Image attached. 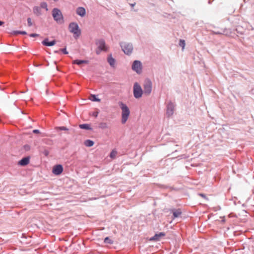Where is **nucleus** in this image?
Instances as JSON below:
<instances>
[{
	"label": "nucleus",
	"instance_id": "nucleus-1",
	"mask_svg": "<svg viewBox=\"0 0 254 254\" xmlns=\"http://www.w3.org/2000/svg\"><path fill=\"white\" fill-rule=\"evenodd\" d=\"M122 112H121V123L122 124H125L127 121L130 114L129 108L122 101L118 103Z\"/></svg>",
	"mask_w": 254,
	"mask_h": 254
},
{
	"label": "nucleus",
	"instance_id": "nucleus-2",
	"mask_svg": "<svg viewBox=\"0 0 254 254\" xmlns=\"http://www.w3.org/2000/svg\"><path fill=\"white\" fill-rule=\"evenodd\" d=\"M53 17L55 21L59 24L64 23V17L61 11L57 8H54L52 11Z\"/></svg>",
	"mask_w": 254,
	"mask_h": 254
},
{
	"label": "nucleus",
	"instance_id": "nucleus-3",
	"mask_svg": "<svg viewBox=\"0 0 254 254\" xmlns=\"http://www.w3.org/2000/svg\"><path fill=\"white\" fill-rule=\"evenodd\" d=\"M69 31L74 35V37H79L80 35L81 31L78 24L75 22H71L69 25Z\"/></svg>",
	"mask_w": 254,
	"mask_h": 254
},
{
	"label": "nucleus",
	"instance_id": "nucleus-4",
	"mask_svg": "<svg viewBox=\"0 0 254 254\" xmlns=\"http://www.w3.org/2000/svg\"><path fill=\"white\" fill-rule=\"evenodd\" d=\"M120 46L125 54L129 55L131 54L133 50V46L131 44L127 42H122L120 43Z\"/></svg>",
	"mask_w": 254,
	"mask_h": 254
},
{
	"label": "nucleus",
	"instance_id": "nucleus-5",
	"mask_svg": "<svg viewBox=\"0 0 254 254\" xmlns=\"http://www.w3.org/2000/svg\"><path fill=\"white\" fill-rule=\"evenodd\" d=\"M143 90L140 85L137 83L135 82L133 85V93L134 98L138 99L141 97L143 94Z\"/></svg>",
	"mask_w": 254,
	"mask_h": 254
},
{
	"label": "nucleus",
	"instance_id": "nucleus-6",
	"mask_svg": "<svg viewBox=\"0 0 254 254\" xmlns=\"http://www.w3.org/2000/svg\"><path fill=\"white\" fill-rule=\"evenodd\" d=\"M96 45L98 46V48L96 50V52L98 55L100 54L102 51L106 52L108 50V47L103 39H99L97 40L96 42Z\"/></svg>",
	"mask_w": 254,
	"mask_h": 254
},
{
	"label": "nucleus",
	"instance_id": "nucleus-7",
	"mask_svg": "<svg viewBox=\"0 0 254 254\" xmlns=\"http://www.w3.org/2000/svg\"><path fill=\"white\" fill-rule=\"evenodd\" d=\"M143 93L149 95L152 91V82L149 79H146L143 84Z\"/></svg>",
	"mask_w": 254,
	"mask_h": 254
},
{
	"label": "nucleus",
	"instance_id": "nucleus-8",
	"mask_svg": "<svg viewBox=\"0 0 254 254\" xmlns=\"http://www.w3.org/2000/svg\"><path fill=\"white\" fill-rule=\"evenodd\" d=\"M132 69L139 74L142 71V64L139 61H134L132 64Z\"/></svg>",
	"mask_w": 254,
	"mask_h": 254
},
{
	"label": "nucleus",
	"instance_id": "nucleus-9",
	"mask_svg": "<svg viewBox=\"0 0 254 254\" xmlns=\"http://www.w3.org/2000/svg\"><path fill=\"white\" fill-rule=\"evenodd\" d=\"M174 108L175 106L173 103L170 102L168 104L166 110V115L168 117H170L173 114Z\"/></svg>",
	"mask_w": 254,
	"mask_h": 254
},
{
	"label": "nucleus",
	"instance_id": "nucleus-10",
	"mask_svg": "<svg viewBox=\"0 0 254 254\" xmlns=\"http://www.w3.org/2000/svg\"><path fill=\"white\" fill-rule=\"evenodd\" d=\"M63 171V167L61 165H57L53 169L52 172L56 175H60Z\"/></svg>",
	"mask_w": 254,
	"mask_h": 254
},
{
	"label": "nucleus",
	"instance_id": "nucleus-11",
	"mask_svg": "<svg viewBox=\"0 0 254 254\" xmlns=\"http://www.w3.org/2000/svg\"><path fill=\"white\" fill-rule=\"evenodd\" d=\"M29 161H30V158L29 157L23 158L21 160H20L18 162V165L22 166H26L29 164Z\"/></svg>",
	"mask_w": 254,
	"mask_h": 254
},
{
	"label": "nucleus",
	"instance_id": "nucleus-12",
	"mask_svg": "<svg viewBox=\"0 0 254 254\" xmlns=\"http://www.w3.org/2000/svg\"><path fill=\"white\" fill-rule=\"evenodd\" d=\"M165 234L164 232H160L158 234H156L153 237L150 239V240L159 241L161 237L165 236Z\"/></svg>",
	"mask_w": 254,
	"mask_h": 254
},
{
	"label": "nucleus",
	"instance_id": "nucleus-13",
	"mask_svg": "<svg viewBox=\"0 0 254 254\" xmlns=\"http://www.w3.org/2000/svg\"><path fill=\"white\" fill-rule=\"evenodd\" d=\"M77 14L80 15L81 17L85 16L86 14V11L84 8L82 7H79L76 9V10Z\"/></svg>",
	"mask_w": 254,
	"mask_h": 254
},
{
	"label": "nucleus",
	"instance_id": "nucleus-14",
	"mask_svg": "<svg viewBox=\"0 0 254 254\" xmlns=\"http://www.w3.org/2000/svg\"><path fill=\"white\" fill-rule=\"evenodd\" d=\"M42 43L44 46H54L56 44V41L53 40L51 42H49L48 41V39L47 38H46L42 41Z\"/></svg>",
	"mask_w": 254,
	"mask_h": 254
},
{
	"label": "nucleus",
	"instance_id": "nucleus-15",
	"mask_svg": "<svg viewBox=\"0 0 254 254\" xmlns=\"http://www.w3.org/2000/svg\"><path fill=\"white\" fill-rule=\"evenodd\" d=\"M33 11L34 14L37 16H39L42 14L41 9L39 6L33 7Z\"/></svg>",
	"mask_w": 254,
	"mask_h": 254
},
{
	"label": "nucleus",
	"instance_id": "nucleus-16",
	"mask_svg": "<svg viewBox=\"0 0 254 254\" xmlns=\"http://www.w3.org/2000/svg\"><path fill=\"white\" fill-rule=\"evenodd\" d=\"M182 212L180 209H174L173 210V214L174 218L178 217L181 214Z\"/></svg>",
	"mask_w": 254,
	"mask_h": 254
},
{
	"label": "nucleus",
	"instance_id": "nucleus-17",
	"mask_svg": "<svg viewBox=\"0 0 254 254\" xmlns=\"http://www.w3.org/2000/svg\"><path fill=\"white\" fill-rule=\"evenodd\" d=\"M108 62L111 66H114L115 61V59L111 57V56L108 58Z\"/></svg>",
	"mask_w": 254,
	"mask_h": 254
},
{
	"label": "nucleus",
	"instance_id": "nucleus-18",
	"mask_svg": "<svg viewBox=\"0 0 254 254\" xmlns=\"http://www.w3.org/2000/svg\"><path fill=\"white\" fill-rule=\"evenodd\" d=\"M84 144L88 147H91L94 145V142L91 140L88 139L85 141Z\"/></svg>",
	"mask_w": 254,
	"mask_h": 254
},
{
	"label": "nucleus",
	"instance_id": "nucleus-19",
	"mask_svg": "<svg viewBox=\"0 0 254 254\" xmlns=\"http://www.w3.org/2000/svg\"><path fill=\"white\" fill-rule=\"evenodd\" d=\"M40 7L45 9L46 11L48 10V5L46 2H42L40 4Z\"/></svg>",
	"mask_w": 254,
	"mask_h": 254
},
{
	"label": "nucleus",
	"instance_id": "nucleus-20",
	"mask_svg": "<svg viewBox=\"0 0 254 254\" xmlns=\"http://www.w3.org/2000/svg\"><path fill=\"white\" fill-rule=\"evenodd\" d=\"M79 127L80 128L85 129H91V127H90V125L88 124H81L79 125Z\"/></svg>",
	"mask_w": 254,
	"mask_h": 254
},
{
	"label": "nucleus",
	"instance_id": "nucleus-21",
	"mask_svg": "<svg viewBox=\"0 0 254 254\" xmlns=\"http://www.w3.org/2000/svg\"><path fill=\"white\" fill-rule=\"evenodd\" d=\"M84 63H87V61H84V60H74L73 62V64H78V65H80L82 64H84Z\"/></svg>",
	"mask_w": 254,
	"mask_h": 254
},
{
	"label": "nucleus",
	"instance_id": "nucleus-22",
	"mask_svg": "<svg viewBox=\"0 0 254 254\" xmlns=\"http://www.w3.org/2000/svg\"><path fill=\"white\" fill-rule=\"evenodd\" d=\"M179 45L182 48V50H183L186 45L185 41L184 40L181 39L179 42Z\"/></svg>",
	"mask_w": 254,
	"mask_h": 254
},
{
	"label": "nucleus",
	"instance_id": "nucleus-23",
	"mask_svg": "<svg viewBox=\"0 0 254 254\" xmlns=\"http://www.w3.org/2000/svg\"><path fill=\"white\" fill-rule=\"evenodd\" d=\"M99 127L102 129L107 128L108 127L107 124L106 123H101L99 126Z\"/></svg>",
	"mask_w": 254,
	"mask_h": 254
},
{
	"label": "nucleus",
	"instance_id": "nucleus-24",
	"mask_svg": "<svg viewBox=\"0 0 254 254\" xmlns=\"http://www.w3.org/2000/svg\"><path fill=\"white\" fill-rule=\"evenodd\" d=\"M117 154V152L116 150H112V151L111 152L110 156L112 158H115Z\"/></svg>",
	"mask_w": 254,
	"mask_h": 254
},
{
	"label": "nucleus",
	"instance_id": "nucleus-25",
	"mask_svg": "<svg viewBox=\"0 0 254 254\" xmlns=\"http://www.w3.org/2000/svg\"><path fill=\"white\" fill-rule=\"evenodd\" d=\"M104 243L106 244H113V241L111 240L109 237H106L104 239Z\"/></svg>",
	"mask_w": 254,
	"mask_h": 254
},
{
	"label": "nucleus",
	"instance_id": "nucleus-26",
	"mask_svg": "<svg viewBox=\"0 0 254 254\" xmlns=\"http://www.w3.org/2000/svg\"><path fill=\"white\" fill-rule=\"evenodd\" d=\"M15 34H22L26 35L27 34L26 32L25 31H15L14 32Z\"/></svg>",
	"mask_w": 254,
	"mask_h": 254
},
{
	"label": "nucleus",
	"instance_id": "nucleus-27",
	"mask_svg": "<svg viewBox=\"0 0 254 254\" xmlns=\"http://www.w3.org/2000/svg\"><path fill=\"white\" fill-rule=\"evenodd\" d=\"M91 97L92 99H91V100H92V101L98 102L100 101V99L97 98L95 95H91Z\"/></svg>",
	"mask_w": 254,
	"mask_h": 254
},
{
	"label": "nucleus",
	"instance_id": "nucleus-28",
	"mask_svg": "<svg viewBox=\"0 0 254 254\" xmlns=\"http://www.w3.org/2000/svg\"><path fill=\"white\" fill-rule=\"evenodd\" d=\"M27 24L29 27H31L33 25L32 20L30 17L27 18Z\"/></svg>",
	"mask_w": 254,
	"mask_h": 254
},
{
	"label": "nucleus",
	"instance_id": "nucleus-29",
	"mask_svg": "<svg viewBox=\"0 0 254 254\" xmlns=\"http://www.w3.org/2000/svg\"><path fill=\"white\" fill-rule=\"evenodd\" d=\"M212 33L214 34H217V35H221V34H223L224 33V31H223L222 32H220V31H212Z\"/></svg>",
	"mask_w": 254,
	"mask_h": 254
},
{
	"label": "nucleus",
	"instance_id": "nucleus-30",
	"mask_svg": "<svg viewBox=\"0 0 254 254\" xmlns=\"http://www.w3.org/2000/svg\"><path fill=\"white\" fill-rule=\"evenodd\" d=\"M58 128L59 130H68V129L65 127H59Z\"/></svg>",
	"mask_w": 254,
	"mask_h": 254
},
{
	"label": "nucleus",
	"instance_id": "nucleus-31",
	"mask_svg": "<svg viewBox=\"0 0 254 254\" xmlns=\"http://www.w3.org/2000/svg\"><path fill=\"white\" fill-rule=\"evenodd\" d=\"M60 51H61L64 54H67L68 52L66 50V48L61 49H60Z\"/></svg>",
	"mask_w": 254,
	"mask_h": 254
},
{
	"label": "nucleus",
	"instance_id": "nucleus-32",
	"mask_svg": "<svg viewBox=\"0 0 254 254\" xmlns=\"http://www.w3.org/2000/svg\"><path fill=\"white\" fill-rule=\"evenodd\" d=\"M29 36L31 37H38L39 36V35L37 34H35V33H32V34H30Z\"/></svg>",
	"mask_w": 254,
	"mask_h": 254
},
{
	"label": "nucleus",
	"instance_id": "nucleus-33",
	"mask_svg": "<svg viewBox=\"0 0 254 254\" xmlns=\"http://www.w3.org/2000/svg\"><path fill=\"white\" fill-rule=\"evenodd\" d=\"M33 132L34 133H39L40 131L38 129H34L33 130Z\"/></svg>",
	"mask_w": 254,
	"mask_h": 254
},
{
	"label": "nucleus",
	"instance_id": "nucleus-34",
	"mask_svg": "<svg viewBox=\"0 0 254 254\" xmlns=\"http://www.w3.org/2000/svg\"><path fill=\"white\" fill-rule=\"evenodd\" d=\"M199 195L200 196H201V197H202L204 198H206V196H205V195L204 194L200 193V194H199Z\"/></svg>",
	"mask_w": 254,
	"mask_h": 254
},
{
	"label": "nucleus",
	"instance_id": "nucleus-35",
	"mask_svg": "<svg viewBox=\"0 0 254 254\" xmlns=\"http://www.w3.org/2000/svg\"><path fill=\"white\" fill-rule=\"evenodd\" d=\"M98 112H95L93 113V116L95 117H97L98 116Z\"/></svg>",
	"mask_w": 254,
	"mask_h": 254
},
{
	"label": "nucleus",
	"instance_id": "nucleus-36",
	"mask_svg": "<svg viewBox=\"0 0 254 254\" xmlns=\"http://www.w3.org/2000/svg\"><path fill=\"white\" fill-rule=\"evenodd\" d=\"M3 24V22L0 21V26L2 25Z\"/></svg>",
	"mask_w": 254,
	"mask_h": 254
},
{
	"label": "nucleus",
	"instance_id": "nucleus-37",
	"mask_svg": "<svg viewBox=\"0 0 254 254\" xmlns=\"http://www.w3.org/2000/svg\"><path fill=\"white\" fill-rule=\"evenodd\" d=\"M134 5V4H131V6H133Z\"/></svg>",
	"mask_w": 254,
	"mask_h": 254
},
{
	"label": "nucleus",
	"instance_id": "nucleus-38",
	"mask_svg": "<svg viewBox=\"0 0 254 254\" xmlns=\"http://www.w3.org/2000/svg\"><path fill=\"white\" fill-rule=\"evenodd\" d=\"M58 52L57 51H55V53H57Z\"/></svg>",
	"mask_w": 254,
	"mask_h": 254
},
{
	"label": "nucleus",
	"instance_id": "nucleus-39",
	"mask_svg": "<svg viewBox=\"0 0 254 254\" xmlns=\"http://www.w3.org/2000/svg\"><path fill=\"white\" fill-rule=\"evenodd\" d=\"M55 1H57L58 0H53Z\"/></svg>",
	"mask_w": 254,
	"mask_h": 254
}]
</instances>
